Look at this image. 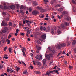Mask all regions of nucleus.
I'll return each instance as SVG.
<instances>
[{
  "instance_id": "f257e3e1",
  "label": "nucleus",
  "mask_w": 76,
  "mask_h": 76,
  "mask_svg": "<svg viewBox=\"0 0 76 76\" xmlns=\"http://www.w3.org/2000/svg\"><path fill=\"white\" fill-rule=\"evenodd\" d=\"M53 56V55L51 54H50L49 55H46L45 56L46 59L48 60H50V57H52Z\"/></svg>"
},
{
  "instance_id": "f03ea898",
  "label": "nucleus",
  "mask_w": 76,
  "mask_h": 76,
  "mask_svg": "<svg viewBox=\"0 0 76 76\" xmlns=\"http://www.w3.org/2000/svg\"><path fill=\"white\" fill-rule=\"evenodd\" d=\"M36 58L37 60H41L42 59V55H38L36 56Z\"/></svg>"
},
{
  "instance_id": "7ed1b4c3",
  "label": "nucleus",
  "mask_w": 76,
  "mask_h": 76,
  "mask_svg": "<svg viewBox=\"0 0 76 76\" xmlns=\"http://www.w3.org/2000/svg\"><path fill=\"white\" fill-rule=\"evenodd\" d=\"M23 48V50L22 49H21L23 53V55L24 57H26V54H25V51H26V49H25V48Z\"/></svg>"
},
{
  "instance_id": "20e7f679",
  "label": "nucleus",
  "mask_w": 76,
  "mask_h": 76,
  "mask_svg": "<svg viewBox=\"0 0 76 76\" xmlns=\"http://www.w3.org/2000/svg\"><path fill=\"white\" fill-rule=\"evenodd\" d=\"M39 13V12L37 11L34 10L32 12V14L33 15H36Z\"/></svg>"
},
{
  "instance_id": "39448f33",
  "label": "nucleus",
  "mask_w": 76,
  "mask_h": 76,
  "mask_svg": "<svg viewBox=\"0 0 76 76\" xmlns=\"http://www.w3.org/2000/svg\"><path fill=\"white\" fill-rule=\"evenodd\" d=\"M6 25H7V23L4 22V21H3L1 23V26H6Z\"/></svg>"
},
{
  "instance_id": "423d86ee",
  "label": "nucleus",
  "mask_w": 76,
  "mask_h": 76,
  "mask_svg": "<svg viewBox=\"0 0 76 76\" xmlns=\"http://www.w3.org/2000/svg\"><path fill=\"white\" fill-rule=\"evenodd\" d=\"M36 47L37 50H41V47L39 45H37L36 46Z\"/></svg>"
},
{
  "instance_id": "0eeeda50",
  "label": "nucleus",
  "mask_w": 76,
  "mask_h": 76,
  "mask_svg": "<svg viewBox=\"0 0 76 76\" xmlns=\"http://www.w3.org/2000/svg\"><path fill=\"white\" fill-rule=\"evenodd\" d=\"M56 48L59 49H61V44L58 45L56 47Z\"/></svg>"
},
{
  "instance_id": "6e6552de",
  "label": "nucleus",
  "mask_w": 76,
  "mask_h": 76,
  "mask_svg": "<svg viewBox=\"0 0 76 76\" xmlns=\"http://www.w3.org/2000/svg\"><path fill=\"white\" fill-rule=\"evenodd\" d=\"M42 38H43V39H45L46 38V35H45V34L42 35Z\"/></svg>"
},
{
  "instance_id": "1a4fd4ad",
  "label": "nucleus",
  "mask_w": 76,
  "mask_h": 76,
  "mask_svg": "<svg viewBox=\"0 0 76 76\" xmlns=\"http://www.w3.org/2000/svg\"><path fill=\"white\" fill-rule=\"evenodd\" d=\"M10 8L11 9H12V10H14V9H15V6L14 5H12L10 6Z\"/></svg>"
},
{
  "instance_id": "9d476101",
  "label": "nucleus",
  "mask_w": 76,
  "mask_h": 76,
  "mask_svg": "<svg viewBox=\"0 0 76 76\" xmlns=\"http://www.w3.org/2000/svg\"><path fill=\"white\" fill-rule=\"evenodd\" d=\"M33 6H37L38 5V3H37L36 2H33Z\"/></svg>"
},
{
  "instance_id": "9b49d317",
  "label": "nucleus",
  "mask_w": 76,
  "mask_h": 76,
  "mask_svg": "<svg viewBox=\"0 0 76 76\" xmlns=\"http://www.w3.org/2000/svg\"><path fill=\"white\" fill-rule=\"evenodd\" d=\"M61 6V4H58L57 5L55 6V7H60Z\"/></svg>"
},
{
  "instance_id": "f8f14e48",
  "label": "nucleus",
  "mask_w": 76,
  "mask_h": 76,
  "mask_svg": "<svg viewBox=\"0 0 76 76\" xmlns=\"http://www.w3.org/2000/svg\"><path fill=\"white\" fill-rule=\"evenodd\" d=\"M38 66H41V63L39 61H37L36 62Z\"/></svg>"
},
{
  "instance_id": "ddd939ff",
  "label": "nucleus",
  "mask_w": 76,
  "mask_h": 76,
  "mask_svg": "<svg viewBox=\"0 0 76 76\" xmlns=\"http://www.w3.org/2000/svg\"><path fill=\"white\" fill-rule=\"evenodd\" d=\"M37 9L38 10H42V8L39 7H37Z\"/></svg>"
},
{
  "instance_id": "4468645a",
  "label": "nucleus",
  "mask_w": 76,
  "mask_h": 76,
  "mask_svg": "<svg viewBox=\"0 0 76 76\" xmlns=\"http://www.w3.org/2000/svg\"><path fill=\"white\" fill-rule=\"evenodd\" d=\"M1 40L2 41H3V42H5L6 41V39L4 38H3V37H1Z\"/></svg>"
},
{
  "instance_id": "2eb2a0df",
  "label": "nucleus",
  "mask_w": 76,
  "mask_h": 76,
  "mask_svg": "<svg viewBox=\"0 0 76 76\" xmlns=\"http://www.w3.org/2000/svg\"><path fill=\"white\" fill-rule=\"evenodd\" d=\"M26 23H32V21H29V20H26Z\"/></svg>"
},
{
  "instance_id": "dca6fc26",
  "label": "nucleus",
  "mask_w": 76,
  "mask_h": 76,
  "mask_svg": "<svg viewBox=\"0 0 76 76\" xmlns=\"http://www.w3.org/2000/svg\"><path fill=\"white\" fill-rule=\"evenodd\" d=\"M61 47H64L66 46V44L65 43H63L62 44H61Z\"/></svg>"
},
{
  "instance_id": "f3484780",
  "label": "nucleus",
  "mask_w": 76,
  "mask_h": 76,
  "mask_svg": "<svg viewBox=\"0 0 76 76\" xmlns=\"http://www.w3.org/2000/svg\"><path fill=\"white\" fill-rule=\"evenodd\" d=\"M6 42L8 44H10V41L9 39H7L6 40Z\"/></svg>"
},
{
  "instance_id": "a211bd4d",
  "label": "nucleus",
  "mask_w": 76,
  "mask_h": 76,
  "mask_svg": "<svg viewBox=\"0 0 76 76\" xmlns=\"http://www.w3.org/2000/svg\"><path fill=\"white\" fill-rule=\"evenodd\" d=\"M36 74H38L39 75H40L41 74V72L40 71H37L36 72Z\"/></svg>"
},
{
  "instance_id": "6ab92c4d",
  "label": "nucleus",
  "mask_w": 76,
  "mask_h": 76,
  "mask_svg": "<svg viewBox=\"0 0 76 76\" xmlns=\"http://www.w3.org/2000/svg\"><path fill=\"white\" fill-rule=\"evenodd\" d=\"M4 58L5 59H8V57H7V55H5L4 56Z\"/></svg>"
},
{
  "instance_id": "aec40b11",
  "label": "nucleus",
  "mask_w": 76,
  "mask_h": 76,
  "mask_svg": "<svg viewBox=\"0 0 76 76\" xmlns=\"http://www.w3.org/2000/svg\"><path fill=\"white\" fill-rule=\"evenodd\" d=\"M63 10V9L62 8H61L59 9V12H62Z\"/></svg>"
},
{
  "instance_id": "412c9836",
  "label": "nucleus",
  "mask_w": 76,
  "mask_h": 76,
  "mask_svg": "<svg viewBox=\"0 0 76 76\" xmlns=\"http://www.w3.org/2000/svg\"><path fill=\"white\" fill-rule=\"evenodd\" d=\"M50 74V73L49 71L48 72L45 74V76H47L49 75Z\"/></svg>"
},
{
  "instance_id": "4be33fe9",
  "label": "nucleus",
  "mask_w": 76,
  "mask_h": 76,
  "mask_svg": "<svg viewBox=\"0 0 76 76\" xmlns=\"http://www.w3.org/2000/svg\"><path fill=\"white\" fill-rule=\"evenodd\" d=\"M54 72L56 73L57 74H59V72H58V71L57 70H54Z\"/></svg>"
},
{
  "instance_id": "5701e85b",
  "label": "nucleus",
  "mask_w": 76,
  "mask_h": 76,
  "mask_svg": "<svg viewBox=\"0 0 76 76\" xmlns=\"http://www.w3.org/2000/svg\"><path fill=\"white\" fill-rule=\"evenodd\" d=\"M4 9H7V6L5 4H4Z\"/></svg>"
},
{
  "instance_id": "b1692460",
  "label": "nucleus",
  "mask_w": 76,
  "mask_h": 76,
  "mask_svg": "<svg viewBox=\"0 0 76 76\" xmlns=\"http://www.w3.org/2000/svg\"><path fill=\"white\" fill-rule=\"evenodd\" d=\"M4 29L6 31H8V30H9V28H8V27H5L4 28Z\"/></svg>"
},
{
  "instance_id": "393cba45",
  "label": "nucleus",
  "mask_w": 76,
  "mask_h": 76,
  "mask_svg": "<svg viewBox=\"0 0 76 76\" xmlns=\"http://www.w3.org/2000/svg\"><path fill=\"white\" fill-rule=\"evenodd\" d=\"M64 23V25H65L66 26H69V23L66 22H65Z\"/></svg>"
},
{
  "instance_id": "a878e982",
  "label": "nucleus",
  "mask_w": 76,
  "mask_h": 76,
  "mask_svg": "<svg viewBox=\"0 0 76 76\" xmlns=\"http://www.w3.org/2000/svg\"><path fill=\"white\" fill-rule=\"evenodd\" d=\"M47 32H50V27H48L47 28Z\"/></svg>"
},
{
  "instance_id": "bb28decb",
  "label": "nucleus",
  "mask_w": 76,
  "mask_h": 76,
  "mask_svg": "<svg viewBox=\"0 0 76 76\" xmlns=\"http://www.w3.org/2000/svg\"><path fill=\"white\" fill-rule=\"evenodd\" d=\"M36 43L38 44H41V42L39 41L38 40H37L36 41Z\"/></svg>"
},
{
  "instance_id": "cd10ccee",
  "label": "nucleus",
  "mask_w": 76,
  "mask_h": 76,
  "mask_svg": "<svg viewBox=\"0 0 76 76\" xmlns=\"http://www.w3.org/2000/svg\"><path fill=\"white\" fill-rule=\"evenodd\" d=\"M2 15L4 16H6L7 15V13H6L4 12H3L2 13Z\"/></svg>"
},
{
  "instance_id": "c85d7f7f",
  "label": "nucleus",
  "mask_w": 76,
  "mask_h": 76,
  "mask_svg": "<svg viewBox=\"0 0 76 76\" xmlns=\"http://www.w3.org/2000/svg\"><path fill=\"white\" fill-rule=\"evenodd\" d=\"M43 66H44V67H45V68H47V65L46 64V63H43Z\"/></svg>"
},
{
  "instance_id": "c756f323",
  "label": "nucleus",
  "mask_w": 76,
  "mask_h": 76,
  "mask_svg": "<svg viewBox=\"0 0 76 76\" xmlns=\"http://www.w3.org/2000/svg\"><path fill=\"white\" fill-rule=\"evenodd\" d=\"M44 14H43L42 15H39V17H40V18H44Z\"/></svg>"
},
{
  "instance_id": "7c9ffc66",
  "label": "nucleus",
  "mask_w": 76,
  "mask_h": 76,
  "mask_svg": "<svg viewBox=\"0 0 76 76\" xmlns=\"http://www.w3.org/2000/svg\"><path fill=\"white\" fill-rule=\"evenodd\" d=\"M55 2L54 1V0L52 1L51 2V4L52 5H53V4H55Z\"/></svg>"
},
{
  "instance_id": "2f4dec72",
  "label": "nucleus",
  "mask_w": 76,
  "mask_h": 76,
  "mask_svg": "<svg viewBox=\"0 0 76 76\" xmlns=\"http://www.w3.org/2000/svg\"><path fill=\"white\" fill-rule=\"evenodd\" d=\"M16 71L18 72V71H19V69H20V68L19 67H17V66L16 67Z\"/></svg>"
},
{
  "instance_id": "473e14b6",
  "label": "nucleus",
  "mask_w": 76,
  "mask_h": 76,
  "mask_svg": "<svg viewBox=\"0 0 76 76\" xmlns=\"http://www.w3.org/2000/svg\"><path fill=\"white\" fill-rule=\"evenodd\" d=\"M25 9V7L23 6V5H21L20 7V9Z\"/></svg>"
},
{
  "instance_id": "72a5a7b5",
  "label": "nucleus",
  "mask_w": 76,
  "mask_h": 76,
  "mask_svg": "<svg viewBox=\"0 0 76 76\" xmlns=\"http://www.w3.org/2000/svg\"><path fill=\"white\" fill-rule=\"evenodd\" d=\"M42 61L43 63H47V62L46 61V59H44Z\"/></svg>"
},
{
  "instance_id": "f704fd0d",
  "label": "nucleus",
  "mask_w": 76,
  "mask_h": 76,
  "mask_svg": "<svg viewBox=\"0 0 76 76\" xmlns=\"http://www.w3.org/2000/svg\"><path fill=\"white\" fill-rule=\"evenodd\" d=\"M72 3H73L74 4H76V2H75V1H74V0H72Z\"/></svg>"
},
{
  "instance_id": "c9c22d12",
  "label": "nucleus",
  "mask_w": 76,
  "mask_h": 76,
  "mask_svg": "<svg viewBox=\"0 0 76 76\" xmlns=\"http://www.w3.org/2000/svg\"><path fill=\"white\" fill-rule=\"evenodd\" d=\"M70 19H71V18L69 17L66 18V20H67V21H69Z\"/></svg>"
},
{
  "instance_id": "e433bc0d",
  "label": "nucleus",
  "mask_w": 76,
  "mask_h": 76,
  "mask_svg": "<svg viewBox=\"0 0 76 76\" xmlns=\"http://www.w3.org/2000/svg\"><path fill=\"white\" fill-rule=\"evenodd\" d=\"M51 33L52 34H54V30L53 28L51 30Z\"/></svg>"
},
{
  "instance_id": "4c0bfd02",
  "label": "nucleus",
  "mask_w": 76,
  "mask_h": 76,
  "mask_svg": "<svg viewBox=\"0 0 76 76\" xmlns=\"http://www.w3.org/2000/svg\"><path fill=\"white\" fill-rule=\"evenodd\" d=\"M39 69H44V66H40L39 67Z\"/></svg>"
},
{
  "instance_id": "58836bf2",
  "label": "nucleus",
  "mask_w": 76,
  "mask_h": 76,
  "mask_svg": "<svg viewBox=\"0 0 76 76\" xmlns=\"http://www.w3.org/2000/svg\"><path fill=\"white\" fill-rule=\"evenodd\" d=\"M20 12L22 14V15H24V12L23 10H21L20 11Z\"/></svg>"
},
{
  "instance_id": "ea45409f",
  "label": "nucleus",
  "mask_w": 76,
  "mask_h": 76,
  "mask_svg": "<svg viewBox=\"0 0 76 76\" xmlns=\"http://www.w3.org/2000/svg\"><path fill=\"white\" fill-rule=\"evenodd\" d=\"M76 43V41H73L72 43V45H75V44Z\"/></svg>"
},
{
  "instance_id": "a19ab883",
  "label": "nucleus",
  "mask_w": 76,
  "mask_h": 76,
  "mask_svg": "<svg viewBox=\"0 0 76 76\" xmlns=\"http://www.w3.org/2000/svg\"><path fill=\"white\" fill-rule=\"evenodd\" d=\"M26 73H27V70H25L23 72V73L24 74H26Z\"/></svg>"
},
{
  "instance_id": "79ce46f5",
  "label": "nucleus",
  "mask_w": 76,
  "mask_h": 76,
  "mask_svg": "<svg viewBox=\"0 0 76 76\" xmlns=\"http://www.w3.org/2000/svg\"><path fill=\"white\" fill-rule=\"evenodd\" d=\"M57 33L59 34H60L61 33V31L60 30H58L57 31Z\"/></svg>"
},
{
  "instance_id": "37998d69",
  "label": "nucleus",
  "mask_w": 76,
  "mask_h": 76,
  "mask_svg": "<svg viewBox=\"0 0 76 76\" xmlns=\"http://www.w3.org/2000/svg\"><path fill=\"white\" fill-rule=\"evenodd\" d=\"M44 4H47V1H46V0H44Z\"/></svg>"
},
{
  "instance_id": "c03bdc74",
  "label": "nucleus",
  "mask_w": 76,
  "mask_h": 76,
  "mask_svg": "<svg viewBox=\"0 0 76 76\" xmlns=\"http://www.w3.org/2000/svg\"><path fill=\"white\" fill-rule=\"evenodd\" d=\"M29 28H28V27H26V31H29Z\"/></svg>"
},
{
  "instance_id": "a18cd8bd",
  "label": "nucleus",
  "mask_w": 76,
  "mask_h": 76,
  "mask_svg": "<svg viewBox=\"0 0 76 76\" xmlns=\"http://www.w3.org/2000/svg\"><path fill=\"white\" fill-rule=\"evenodd\" d=\"M2 31L3 33H6L7 32V31H6V30H2Z\"/></svg>"
},
{
  "instance_id": "49530a36",
  "label": "nucleus",
  "mask_w": 76,
  "mask_h": 76,
  "mask_svg": "<svg viewBox=\"0 0 76 76\" xmlns=\"http://www.w3.org/2000/svg\"><path fill=\"white\" fill-rule=\"evenodd\" d=\"M64 62L65 64H67V61H64Z\"/></svg>"
},
{
  "instance_id": "de8ad7c7",
  "label": "nucleus",
  "mask_w": 76,
  "mask_h": 76,
  "mask_svg": "<svg viewBox=\"0 0 76 76\" xmlns=\"http://www.w3.org/2000/svg\"><path fill=\"white\" fill-rule=\"evenodd\" d=\"M62 15H65V14H66V11H63L62 12Z\"/></svg>"
},
{
  "instance_id": "09e8293b",
  "label": "nucleus",
  "mask_w": 76,
  "mask_h": 76,
  "mask_svg": "<svg viewBox=\"0 0 76 76\" xmlns=\"http://www.w3.org/2000/svg\"><path fill=\"white\" fill-rule=\"evenodd\" d=\"M0 8H1V9H4V8L3 7V6L1 5H0Z\"/></svg>"
},
{
  "instance_id": "8fccbe9b",
  "label": "nucleus",
  "mask_w": 76,
  "mask_h": 76,
  "mask_svg": "<svg viewBox=\"0 0 76 76\" xmlns=\"http://www.w3.org/2000/svg\"><path fill=\"white\" fill-rule=\"evenodd\" d=\"M27 34H30V33H31V32L29 30H28V31H27Z\"/></svg>"
},
{
  "instance_id": "3c124183",
  "label": "nucleus",
  "mask_w": 76,
  "mask_h": 76,
  "mask_svg": "<svg viewBox=\"0 0 76 76\" xmlns=\"http://www.w3.org/2000/svg\"><path fill=\"white\" fill-rule=\"evenodd\" d=\"M8 50H9V52L10 53V52H11V51H12V48H9Z\"/></svg>"
},
{
  "instance_id": "603ef678",
  "label": "nucleus",
  "mask_w": 76,
  "mask_h": 76,
  "mask_svg": "<svg viewBox=\"0 0 76 76\" xmlns=\"http://www.w3.org/2000/svg\"><path fill=\"white\" fill-rule=\"evenodd\" d=\"M20 7V6H19V5L17 4V9H19Z\"/></svg>"
},
{
  "instance_id": "864d4df0",
  "label": "nucleus",
  "mask_w": 76,
  "mask_h": 76,
  "mask_svg": "<svg viewBox=\"0 0 76 76\" xmlns=\"http://www.w3.org/2000/svg\"><path fill=\"white\" fill-rule=\"evenodd\" d=\"M61 27H62V28H64V25L63 24H61Z\"/></svg>"
},
{
  "instance_id": "5fc2aeb1",
  "label": "nucleus",
  "mask_w": 76,
  "mask_h": 76,
  "mask_svg": "<svg viewBox=\"0 0 76 76\" xmlns=\"http://www.w3.org/2000/svg\"><path fill=\"white\" fill-rule=\"evenodd\" d=\"M27 25L28 26L29 28H31V26H30V24L29 23H28Z\"/></svg>"
},
{
  "instance_id": "6e6d98bb",
  "label": "nucleus",
  "mask_w": 76,
  "mask_h": 76,
  "mask_svg": "<svg viewBox=\"0 0 76 76\" xmlns=\"http://www.w3.org/2000/svg\"><path fill=\"white\" fill-rule=\"evenodd\" d=\"M9 25L10 26H12V23L11 22H10L9 23Z\"/></svg>"
},
{
  "instance_id": "4d7b16f0",
  "label": "nucleus",
  "mask_w": 76,
  "mask_h": 76,
  "mask_svg": "<svg viewBox=\"0 0 76 76\" xmlns=\"http://www.w3.org/2000/svg\"><path fill=\"white\" fill-rule=\"evenodd\" d=\"M40 29L41 30V31H42L43 30V27L41 26L40 27Z\"/></svg>"
},
{
  "instance_id": "13d9d810",
  "label": "nucleus",
  "mask_w": 76,
  "mask_h": 76,
  "mask_svg": "<svg viewBox=\"0 0 76 76\" xmlns=\"http://www.w3.org/2000/svg\"><path fill=\"white\" fill-rule=\"evenodd\" d=\"M22 63H23V64L24 66H26V64H25V62H22Z\"/></svg>"
},
{
  "instance_id": "bf43d9fd",
  "label": "nucleus",
  "mask_w": 76,
  "mask_h": 76,
  "mask_svg": "<svg viewBox=\"0 0 76 76\" xmlns=\"http://www.w3.org/2000/svg\"><path fill=\"white\" fill-rule=\"evenodd\" d=\"M43 30H44V31H45V30H46V28H45V27H43Z\"/></svg>"
},
{
  "instance_id": "052dcab7",
  "label": "nucleus",
  "mask_w": 76,
  "mask_h": 76,
  "mask_svg": "<svg viewBox=\"0 0 76 76\" xmlns=\"http://www.w3.org/2000/svg\"><path fill=\"white\" fill-rule=\"evenodd\" d=\"M31 69H34V67L32 66H30Z\"/></svg>"
},
{
  "instance_id": "680f3d73",
  "label": "nucleus",
  "mask_w": 76,
  "mask_h": 76,
  "mask_svg": "<svg viewBox=\"0 0 76 76\" xmlns=\"http://www.w3.org/2000/svg\"><path fill=\"white\" fill-rule=\"evenodd\" d=\"M39 50H37L36 51V53H39Z\"/></svg>"
},
{
  "instance_id": "e2e57ef3",
  "label": "nucleus",
  "mask_w": 76,
  "mask_h": 76,
  "mask_svg": "<svg viewBox=\"0 0 76 76\" xmlns=\"http://www.w3.org/2000/svg\"><path fill=\"white\" fill-rule=\"evenodd\" d=\"M44 19L46 20H48V18H44Z\"/></svg>"
},
{
  "instance_id": "0e129e2a",
  "label": "nucleus",
  "mask_w": 76,
  "mask_h": 76,
  "mask_svg": "<svg viewBox=\"0 0 76 76\" xmlns=\"http://www.w3.org/2000/svg\"><path fill=\"white\" fill-rule=\"evenodd\" d=\"M10 71L11 72V73H12L13 72V70L12 69H11V70L10 69Z\"/></svg>"
},
{
  "instance_id": "69168bd1",
  "label": "nucleus",
  "mask_w": 76,
  "mask_h": 76,
  "mask_svg": "<svg viewBox=\"0 0 76 76\" xmlns=\"http://www.w3.org/2000/svg\"><path fill=\"white\" fill-rule=\"evenodd\" d=\"M49 72H50V73H53V72H54V70H53V71H49Z\"/></svg>"
},
{
  "instance_id": "338daca9",
  "label": "nucleus",
  "mask_w": 76,
  "mask_h": 76,
  "mask_svg": "<svg viewBox=\"0 0 76 76\" xmlns=\"http://www.w3.org/2000/svg\"><path fill=\"white\" fill-rule=\"evenodd\" d=\"M69 69H73V66H69Z\"/></svg>"
},
{
  "instance_id": "774afa93",
  "label": "nucleus",
  "mask_w": 76,
  "mask_h": 76,
  "mask_svg": "<svg viewBox=\"0 0 76 76\" xmlns=\"http://www.w3.org/2000/svg\"><path fill=\"white\" fill-rule=\"evenodd\" d=\"M18 32H19V29H17L16 31V33H18Z\"/></svg>"
}]
</instances>
